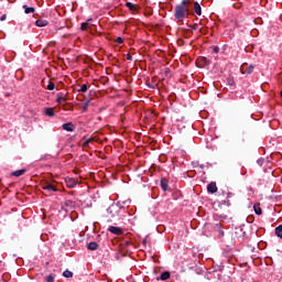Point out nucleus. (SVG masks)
<instances>
[{
	"mask_svg": "<svg viewBox=\"0 0 282 282\" xmlns=\"http://www.w3.org/2000/svg\"><path fill=\"white\" fill-rule=\"evenodd\" d=\"M76 184H78V181H76L75 178H66V185L68 186V188H74Z\"/></svg>",
	"mask_w": 282,
	"mask_h": 282,
	"instance_id": "obj_9",
	"label": "nucleus"
},
{
	"mask_svg": "<svg viewBox=\"0 0 282 282\" xmlns=\"http://www.w3.org/2000/svg\"><path fill=\"white\" fill-rule=\"evenodd\" d=\"M62 127H63L64 131H74V129H76V127L72 122L64 123Z\"/></svg>",
	"mask_w": 282,
	"mask_h": 282,
	"instance_id": "obj_10",
	"label": "nucleus"
},
{
	"mask_svg": "<svg viewBox=\"0 0 282 282\" xmlns=\"http://www.w3.org/2000/svg\"><path fill=\"white\" fill-rule=\"evenodd\" d=\"M79 91L85 94V91H87V84L82 85Z\"/></svg>",
	"mask_w": 282,
	"mask_h": 282,
	"instance_id": "obj_25",
	"label": "nucleus"
},
{
	"mask_svg": "<svg viewBox=\"0 0 282 282\" xmlns=\"http://www.w3.org/2000/svg\"><path fill=\"white\" fill-rule=\"evenodd\" d=\"M241 74H252L254 72V65H249L247 63L242 64L240 67Z\"/></svg>",
	"mask_w": 282,
	"mask_h": 282,
	"instance_id": "obj_3",
	"label": "nucleus"
},
{
	"mask_svg": "<svg viewBox=\"0 0 282 282\" xmlns=\"http://www.w3.org/2000/svg\"><path fill=\"white\" fill-rule=\"evenodd\" d=\"M228 85L230 86L235 85V79H228Z\"/></svg>",
	"mask_w": 282,
	"mask_h": 282,
	"instance_id": "obj_31",
	"label": "nucleus"
},
{
	"mask_svg": "<svg viewBox=\"0 0 282 282\" xmlns=\"http://www.w3.org/2000/svg\"><path fill=\"white\" fill-rule=\"evenodd\" d=\"M205 65H210V61L209 59H206V57L203 58Z\"/></svg>",
	"mask_w": 282,
	"mask_h": 282,
	"instance_id": "obj_30",
	"label": "nucleus"
},
{
	"mask_svg": "<svg viewBox=\"0 0 282 282\" xmlns=\"http://www.w3.org/2000/svg\"><path fill=\"white\" fill-rule=\"evenodd\" d=\"M169 279H171V273L169 271L161 274V281H169Z\"/></svg>",
	"mask_w": 282,
	"mask_h": 282,
	"instance_id": "obj_15",
	"label": "nucleus"
},
{
	"mask_svg": "<svg viewBox=\"0 0 282 282\" xmlns=\"http://www.w3.org/2000/svg\"><path fill=\"white\" fill-rule=\"evenodd\" d=\"M127 61H133V57L131 56V54H127Z\"/></svg>",
	"mask_w": 282,
	"mask_h": 282,
	"instance_id": "obj_33",
	"label": "nucleus"
},
{
	"mask_svg": "<svg viewBox=\"0 0 282 282\" xmlns=\"http://www.w3.org/2000/svg\"><path fill=\"white\" fill-rule=\"evenodd\" d=\"M94 24L91 23V19L87 20L86 22L82 23V30L85 32L89 30V28H93Z\"/></svg>",
	"mask_w": 282,
	"mask_h": 282,
	"instance_id": "obj_6",
	"label": "nucleus"
},
{
	"mask_svg": "<svg viewBox=\"0 0 282 282\" xmlns=\"http://www.w3.org/2000/svg\"><path fill=\"white\" fill-rule=\"evenodd\" d=\"M22 8L25 14H34V12H36V9H34V7H28V4H24Z\"/></svg>",
	"mask_w": 282,
	"mask_h": 282,
	"instance_id": "obj_7",
	"label": "nucleus"
},
{
	"mask_svg": "<svg viewBox=\"0 0 282 282\" xmlns=\"http://www.w3.org/2000/svg\"><path fill=\"white\" fill-rule=\"evenodd\" d=\"M253 210H254L256 215H261V213H262L261 207L259 205H254Z\"/></svg>",
	"mask_w": 282,
	"mask_h": 282,
	"instance_id": "obj_21",
	"label": "nucleus"
},
{
	"mask_svg": "<svg viewBox=\"0 0 282 282\" xmlns=\"http://www.w3.org/2000/svg\"><path fill=\"white\" fill-rule=\"evenodd\" d=\"M35 25L37 28H45V25H47V20H36Z\"/></svg>",
	"mask_w": 282,
	"mask_h": 282,
	"instance_id": "obj_13",
	"label": "nucleus"
},
{
	"mask_svg": "<svg viewBox=\"0 0 282 282\" xmlns=\"http://www.w3.org/2000/svg\"><path fill=\"white\" fill-rule=\"evenodd\" d=\"M13 177H21V175H25V169L22 170H17L14 172H12Z\"/></svg>",
	"mask_w": 282,
	"mask_h": 282,
	"instance_id": "obj_11",
	"label": "nucleus"
},
{
	"mask_svg": "<svg viewBox=\"0 0 282 282\" xmlns=\"http://www.w3.org/2000/svg\"><path fill=\"white\" fill-rule=\"evenodd\" d=\"M129 246H131V241L127 240V241L123 243V248H129Z\"/></svg>",
	"mask_w": 282,
	"mask_h": 282,
	"instance_id": "obj_28",
	"label": "nucleus"
},
{
	"mask_svg": "<svg viewBox=\"0 0 282 282\" xmlns=\"http://www.w3.org/2000/svg\"><path fill=\"white\" fill-rule=\"evenodd\" d=\"M6 19H7V15L3 14V15H1V18H0V21H6Z\"/></svg>",
	"mask_w": 282,
	"mask_h": 282,
	"instance_id": "obj_34",
	"label": "nucleus"
},
{
	"mask_svg": "<svg viewBox=\"0 0 282 282\" xmlns=\"http://www.w3.org/2000/svg\"><path fill=\"white\" fill-rule=\"evenodd\" d=\"M219 237H224V230L219 229Z\"/></svg>",
	"mask_w": 282,
	"mask_h": 282,
	"instance_id": "obj_36",
	"label": "nucleus"
},
{
	"mask_svg": "<svg viewBox=\"0 0 282 282\" xmlns=\"http://www.w3.org/2000/svg\"><path fill=\"white\" fill-rule=\"evenodd\" d=\"M90 142H94V138H89L88 140H86V141L83 143V147H84V148L89 147V143H90Z\"/></svg>",
	"mask_w": 282,
	"mask_h": 282,
	"instance_id": "obj_23",
	"label": "nucleus"
},
{
	"mask_svg": "<svg viewBox=\"0 0 282 282\" xmlns=\"http://www.w3.org/2000/svg\"><path fill=\"white\" fill-rule=\"evenodd\" d=\"M88 107H89V101H86L83 106V111H87Z\"/></svg>",
	"mask_w": 282,
	"mask_h": 282,
	"instance_id": "obj_27",
	"label": "nucleus"
},
{
	"mask_svg": "<svg viewBox=\"0 0 282 282\" xmlns=\"http://www.w3.org/2000/svg\"><path fill=\"white\" fill-rule=\"evenodd\" d=\"M258 164L261 166L263 164V161L261 159H259Z\"/></svg>",
	"mask_w": 282,
	"mask_h": 282,
	"instance_id": "obj_37",
	"label": "nucleus"
},
{
	"mask_svg": "<svg viewBox=\"0 0 282 282\" xmlns=\"http://www.w3.org/2000/svg\"><path fill=\"white\" fill-rule=\"evenodd\" d=\"M76 207V203L74 200H66L62 205V210H65V213H69V210H73Z\"/></svg>",
	"mask_w": 282,
	"mask_h": 282,
	"instance_id": "obj_2",
	"label": "nucleus"
},
{
	"mask_svg": "<svg viewBox=\"0 0 282 282\" xmlns=\"http://www.w3.org/2000/svg\"><path fill=\"white\" fill-rule=\"evenodd\" d=\"M223 204H225L226 206H230V203L228 200H224Z\"/></svg>",
	"mask_w": 282,
	"mask_h": 282,
	"instance_id": "obj_35",
	"label": "nucleus"
},
{
	"mask_svg": "<svg viewBox=\"0 0 282 282\" xmlns=\"http://www.w3.org/2000/svg\"><path fill=\"white\" fill-rule=\"evenodd\" d=\"M66 100H67V98L65 97V95L63 93L57 95L58 105H63V102H65Z\"/></svg>",
	"mask_w": 282,
	"mask_h": 282,
	"instance_id": "obj_12",
	"label": "nucleus"
},
{
	"mask_svg": "<svg viewBox=\"0 0 282 282\" xmlns=\"http://www.w3.org/2000/svg\"><path fill=\"white\" fill-rule=\"evenodd\" d=\"M44 191H53L54 193H56V186L47 183L45 186H44Z\"/></svg>",
	"mask_w": 282,
	"mask_h": 282,
	"instance_id": "obj_16",
	"label": "nucleus"
},
{
	"mask_svg": "<svg viewBox=\"0 0 282 282\" xmlns=\"http://www.w3.org/2000/svg\"><path fill=\"white\" fill-rule=\"evenodd\" d=\"M45 115L48 116V118H54V108H46Z\"/></svg>",
	"mask_w": 282,
	"mask_h": 282,
	"instance_id": "obj_17",
	"label": "nucleus"
},
{
	"mask_svg": "<svg viewBox=\"0 0 282 282\" xmlns=\"http://www.w3.org/2000/svg\"><path fill=\"white\" fill-rule=\"evenodd\" d=\"M63 276H65V279H72L74 276V273L69 270H65L63 272Z\"/></svg>",
	"mask_w": 282,
	"mask_h": 282,
	"instance_id": "obj_18",
	"label": "nucleus"
},
{
	"mask_svg": "<svg viewBox=\"0 0 282 282\" xmlns=\"http://www.w3.org/2000/svg\"><path fill=\"white\" fill-rule=\"evenodd\" d=\"M191 14H193L191 11V0H183L174 9V19L177 23H182V21H184L186 17H191Z\"/></svg>",
	"mask_w": 282,
	"mask_h": 282,
	"instance_id": "obj_1",
	"label": "nucleus"
},
{
	"mask_svg": "<svg viewBox=\"0 0 282 282\" xmlns=\"http://www.w3.org/2000/svg\"><path fill=\"white\" fill-rule=\"evenodd\" d=\"M55 87H56V85L54 83H52V82H50L48 85H47V89L50 91H54Z\"/></svg>",
	"mask_w": 282,
	"mask_h": 282,
	"instance_id": "obj_22",
	"label": "nucleus"
},
{
	"mask_svg": "<svg viewBox=\"0 0 282 282\" xmlns=\"http://www.w3.org/2000/svg\"><path fill=\"white\" fill-rule=\"evenodd\" d=\"M87 248H88V250H98V242H95V241L89 242L87 245Z\"/></svg>",
	"mask_w": 282,
	"mask_h": 282,
	"instance_id": "obj_14",
	"label": "nucleus"
},
{
	"mask_svg": "<svg viewBox=\"0 0 282 282\" xmlns=\"http://www.w3.org/2000/svg\"><path fill=\"white\" fill-rule=\"evenodd\" d=\"M109 232H111L112 235H117V236H120L122 235V228L120 227H113V226H110L108 228Z\"/></svg>",
	"mask_w": 282,
	"mask_h": 282,
	"instance_id": "obj_4",
	"label": "nucleus"
},
{
	"mask_svg": "<svg viewBox=\"0 0 282 282\" xmlns=\"http://www.w3.org/2000/svg\"><path fill=\"white\" fill-rule=\"evenodd\" d=\"M46 282H54V275L50 274L48 276H46Z\"/></svg>",
	"mask_w": 282,
	"mask_h": 282,
	"instance_id": "obj_26",
	"label": "nucleus"
},
{
	"mask_svg": "<svg viewBox=\"0 0 282 282\" xmlns=\"http://www.w3.org/2000/svg\"><path fill=\"white\" fill-rule=\"evenodd\" d=\"M161 187L163 188V191H169V183L166 182V180H161Z\"/></svg>",
	"mask_w": 282,
	"mask_h": 282,
	"instance_id": "obj_19",
	"label": "nucleus"
},
{
	"mask_svg": "<svg viewBox=\"0 0 282 282\" xmlns=\"http://www.w3.org/2000/svg\"><path fill=\"white\" fill-rule=\"evenodd\" d=\"M230 195H232V193H228L227 197H230Z\"/></svg>",
	"mask_w": 282,
	"mask_h": 282,
	"instance_id": "obj_39",
	"label": "nucleus"
},
{
	"mask_svg": "<svg viewBox=\"0 0 282 282\" xmlns=\"http://www.w3.org/2000/svg\"><path fill=\"white\" fill-rule=\"evenodd\" d=\"M207 191L208 193H212V194L217 193V183L215 182L209 183L207 185Z\"/></svg>",
	"mask_w": 282,
	"mask_h": 282,
	"instance_id": "obj_5",
	"label": "nucleus"
},
{
	"mask_svg": "<svg viewBox=\"0 0 282 282\" xmlns=\"http://www.w3.org/2000/svg\"><path fill=\"white\" fill-rule=\"evenodd\" d=\"M116 43H118L119 45H121V43H123L122 37H117Z\"/></svg>",
	"mask_w": 282,
	"mask_h": 282,
	"instance_id": "obj_29",
	"label": "nucleus"
},
{
	"mask_svg": "<svg viewBox=\"0 0 282 282\" xmlns=\"http://www.w3.org/2000/svg\"><path fill=\"white\" fill-rule=\"evenodd\" d=\"M143 246H147V238L143 239Z\"/></svg>",
	"mask_w": 282,
	"mask_h": 282,
	"instance_id": "obj_38",
	"label": "nucleus"
},
{
	"mask_svg": "<svg viewBox=\"0 0 282 282\" xmlns=\"http://www.w3.org/2000/svg\"><path fill=\"white\" fill-rule=\"evenodd\" d=\"M275 235H276V237L282 239V225H280L279 227L275 228Z\"/></svg>",
	"mask_w": 282,
	"mask_h": 282,
	"instance_id": "obj_20",
	"label": "nucleus"
},
{
	"mask_svg": "<svg viewBox=\"0 0 282 282\" xmlns=\"http://www.w3.org/2000/svg\"><path fill=\"white\" fill-rule=\"evenodd\" d=\"M126 6L129 8V10H135V4L131 2H127Z\"/></svg>",
	"mask_w": 282,
	"mask_h": 282,
	"instance_id": "obj_24",
	"label": "nucleus"
},
{
	"mask_svg": "<svg viewBox=\"0 0 282 282\" xmlns=\"http://www.w3.org/2000/svg\"><path fill=\"white\" fill-rule=\"evenodd\" d=\"M194 12L197 17H202V6H199V2H194Z\"/></svg>",
	"mask_w": 282,
	"mask_h": 282,
	"instance_id": "obj_8",
	"label": "nucleus"
},
{
	"mask_svg": "<svg viewBox=\"0 0 282 282\" xmlns=\"http://www.w3.org/2000/svg\"><path fill=\"white\" fill-rule=\"evenodd\" d=\"M214 52H215V54H219V47H218V46H215V47H214Z\"/></svg>",
	"mask_w": 282,
	"mask_h": 282,
	"instance_id": "obj_32",
	"label": "nucleus"
}]
</instances>
